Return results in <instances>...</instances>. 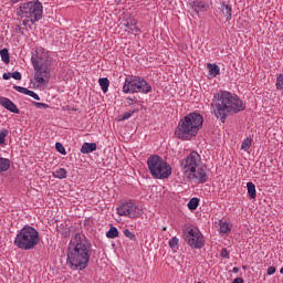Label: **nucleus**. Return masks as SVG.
Returning <instances> with one entry per match:
<instances>
[{
	"label": "nucleus",
	"mask_w": 283,
	"mask_h": 283,
	"mask_svg": "<svg viewBox=\"0 0 283 283\" xmlns=\"http://www.w3.org/2000/svg\"><path fill=\"white\" fill-rule=\"evenodd\" d=\"M92 258V243L85 234L76 233L70 241L66 250V264L72 271H84Z\"/></svg>",
	"instance_id": "nucleus-1"
},
{
	"label": "nucleus",
	"mask_w": 283,
	"mask_h": 283,
	"mask_svg": "<svg viewBox=\"0 0 283 283\" xmlns=\"http://www.w3.org/2000/svg\"><path fill=\"white\" fill-rule=\"evenodd\" d=\"M244 109V102L229 91H219L213 95L211 112L221 123H227L229 114H240Z\"/></svg>",
	"instance_id": "nucleus-2"
},
{
	"label": "nucleus",
	"mask_w": 283,
	"mask_h": 283,
	"mask_svg": "<svg viewBox=\"0 0 283 283\" xmlns=\"http://www.w3.org/2000/svg\"><path fill=\"white\" fill-rule=\"evenodd\" d=\"M202 123H205V117L200 113H189L179 120L175 136L180 140H191L202 129Z\"/></svg>",
	"instance_id": "nucleus-3"
},
{
	"label": "nucleus",
	"mask_w": 283,
	"mask_h": 283,
	"mask_svg": "<svg viewBox=\"0 0 283 283\" xmlns=\"http://www.w3.org/2000/svg\"><path fill=\"white\" fill-rule=\"evenodd\" d=\"M34 70V81L38 85L50 83V67H52V59L43 49H38L36 54L31 57Z\"/></svg>",
	"instance_id": "nucleus-4"
},
{
	"label": "nucleus",
	"mask_w": 283,
	"mask_h": 283,
	"mask_svg": "<svg viewBox=\"0 0 283 283\" xmlns=\"http://www.w3.org/2000/svg\"><path fill=\"white\" fill-rule=\"evenodd\" d=\"M18 17L23 19L22 25H34L36 21L43 19V4L39 1L22 3L18 10Z\"/></svg>",
	"instance_id": "nucleus-5"
},
{
	"label": "nucleus",
	"mask_w": 283,
	"mask_h": 283,
	"mask_svg": "<svg viewBox=\"0 0 283 283\" xmlns=\"http://www.w3.org/2000/svg\"><path fill=\"white\" fill-rule=\"evenodd\" d=\"M40 241L39 231L33 227L25 226L17 234L14 245L22 251H32V249H36Z\"/></svg>",
	"instance_id": "nucleus-6"
},
{
	"label": "nucleus",
	"mask_w": 283,
	"mask_h": 283,
	"mask_svg": "<svg viewBox=\"0 0 283 283\" xmlns=\"http://www.w3.org/2000/svg\"><path fill=\"white\" fill-rule=\"evenodd\" d=\"M147 166L153 178L157 180H165L171 176V166L158 155L149 157L147 159Z\"/></svg>",
	"instance_id": "nucleus-7"
},
{
	"label": "nucleus",
	"mask_w": 283,
	"mask_h": 283,
	"mask_svg": "<svg viewBox=\"0 0 283 283\" xmlns=\"http://www.w3.org/2000/svg\"><path fill=\"white\" fill-rule=\"evenodd\" d=\"M124 94H149L151 85L139 76H127L123 85Z\"/></svg>",
	"instance_id": "nucleus-8"
},
{
	"label": "nucleus",
	"mask_w": 283,
	"mask_h": 283,
	"mask_svg": "<svg viewBox=\"0 0 283 283\" xmlns=\"http://www.w3.org/2000/svg\"><path fill=\"white\" fill-rule=\"evenodd\" d=\"M184 238L191 249H202L205 247V237L198 228H187L184 231Z\"/></svg>",
	"instance_id": "nucleus-9"
},
{
	"label": "nucleus",
	"mask_w": 283,
	"mask_h": 283,
	"mask_svg": "<svg viewBox=\"0 0 283 283\" xmlns=\"http://www.w3.org/2000/svg\"><path fill=\"white\" fill-rule=\"evenodd\" d=\"M201 160L202 159L200 157V154H198L197 151H191L187 157H185L180 161V167H181L182 174H185V176H188V174L193 171V169H196V167L199 166Z\"/></svg>",
	"instance_id": "nucleus-10"
},
{
	"label": "nucleus",
	"mask_w": 283,
	"mask_h": 283,
	"mask_svg": "<svg viewBox=\"0 0 283 283\" xmlns=\"http://www.w3.org/2000/svg\"><path fill=\"white\" fill-rule=\"evenodd\" d=\"M117 213L118 216H125L134 220L143 216V210L136 203L128 201L117 208Z\"/></svg>",
	"instance_id": "nucleus-11"
},
{
	"label": "nucleus",
	"mask_w": 283,
	"mask_h": 283,
	"mask_svg": "<svg viewBox=\"0 0 283 283\" xmlns=\"http://www.w3.org/2000/svg\"><path fill=\"white\" fill-rule=\"evenodd\" d=\"M188 180H192V182H197V185H205L207 180H209V176H207V166L199 164L191 172L186 175Z\"/></svg>",
	"instance_id": "nucleus-12"
},
{
	"label": "nucleus",
	"mask_w": 283,
	"mask_h": 283,
	"mask_svg": "<svg viewBox=\"0 0 283 283\" xmlns=\"http://www.w3.org/2000/svg\"><path fill=\"white\" fill-rule=\"evenodd\" d=\"M138 22L136 21V19L134 18H129L127 20H124L122 22V25H124L125 31L129 32L130 34H138V32H140V29L138 27H136Z\"/></svg>",
	"instance_id": "nucleus-13"
},
{
	"label": "nucleus",
	"mask_w": 283,
	"mask_h": 283,
	"mask_svg": "<svg viewBox=\"0 0 283 283\" xmlns=\"http://www.w3.org/2000/svg\"><path fill=\"white\" fill-rule=\"evenodd\" d=\"M0 105L4 107V109H8L9 112H12V114H19L20 111L15 106V104L8 97H0Z\"/></svg>",
	"instance_id": "nucleus-14"
},
{
	"label": "nucleus",
	"mask_w": 283,
	"mask_h": 283,
	"mask_svg": "<svg viewBox=\"0 0 283 283\" xmlns=\"http://www.w3.org/2000/svg\"><path fill=\"white\" fill-rule=\"evenodd\" d=\"M13 90H15V92H19L20 94H25L27 96H31V98H34L35 101H41V97H39V94H36L34 91L28 90L25 87L22 86H13Z\"/></svg>",
	"instance_id": "nucleus-15"
},
{
	"label": "nucleus",
	"mask_w": 283,
	"mask_h": 283,
	"mask_svg": "<svg viewBox=\"0 0 283 283\" xmlns=\"http://www.w3.org/2000/svg\"><path fill=\"white\" fill-rule=\"evenodd\" d=\"M192 10H195V12H197V14L199 12H205L207 11V8H209V6H207V3H205L202 0H195L190 3Z\"/></svg>",
	"instance_id": "nucleus-16"
},
{
	"label": "nucleus",
	"mask_w": 283,
	"mask_h": 283,
	"mask_svg": "<svg viewBox=\"0 0 283 283\" xmlns=\"http://www.w3.org/2000/svg\"><path fill=\"white\" fill-rule=\"evenodd\" d=\"M96 151V143H84L81 147V154H92Z\"/></svg>",
	"instance_id": "nucleus-17"
},
{
	"label": "nucleus",
	"mask_w": 283,
	"mask_h": 283,
	"mask_svg": "<svg viewBox=\"0 0 283 283\" xmlns=\"http://www.w3.org/2000/svg\"><path fill=\"white\" fill-rule=\"evenodd\" d=\"M53 178H59V180H63L67 178V170L65 168H60L52 172Z\"/></svg>",
	"instance_id": "nucleus-18"
},
{
	"label": "nucleus",
	"mask_w": 283,
	"mask_h": 283,
	"mask_svg": "<svg viewBox=\"0 0 283 283\" xmlns=\"http://www.w3.org/2000/svg\"><path fill=\"white\" fill-rule=\"evenodd\" d=\"M98 84L103 91L104 94H107L108 90H109V80L107 77H101L98 80Z\"/></svg>",
	"instance_id": "nucleus-19"
},
{
	"label": "nucleus",
	"mask_w": 283,
	"mask_h": 283,
	"mask_svg": "<svg viewBox=\"0 0 283 283\" xmlns=\"http://www.w3.org/2000/svg\"><path fill=\"white\" fill-rule=\"evenodd\" d=\"M10 169V159L0 157V174Z\"/></svg>",
	"instance_id": "nucleus-20"
},
{
	"label": "nucleus",
	"mask_w": 283,
	"mask_h": 283,
	"mask_svg": "<svg viewBox=\"0 0 283 283\" xmlns=\"http://www.w3.org/2000/svg\"><path fill=\"white\" fill-rule=\"evenodd\" d=\"M247 188H248V195L250 196V198L255 199L258 196L256 190H255V184L249 181L247 184Z\"/></svg>",
	"instance_id": "nucleus-21"
},
{
	"label": "nucleus",
	"mask_w": 283,
	"mask_h": 283,
	"mask_svg": "<svg viewBox=\"0 0 283 283\" xmlns=\"http://www.w3.org/2000/svg\"><path fill=\"white\" fill-rule=\"evenodd\" d=\"M207 67L211 76H218V74H220V66H218L217 64L209 63Z\"/></svg>",
	"instance_id": "nucleus-22"
},
{
	"label": "nucleus",
	"mask_w": 283,
	"mask_h": 283,
	"mask_svg": "<svg viewBox=\"0 0 283 283\" xmlns=\"http://www.w3.org/2000/svg\"><path fill=\"white\" fill-rule=\"evenodd\" d=\"M219 232L220 233H231V227L229 226V223H227L224 221H220L219 222Z\"/></svg>",
	"instance_id": "nucleus-23"
},
{
	"label": "nucleus",
	"mask_w": 283,
	"mask_h": 283,
	"mask_svg": "<svg viewBox=\"0 0 283 283\" xmlns=\"http://www.w3.org/2000/svg\"><path fill=\"white\" fill-rule=\"evenodd\" d=\"M198 205H200V199L195 197L189 200L188 209H190V211H196V209H198Z\"/></svg>",
	"instance_id": "nucleus-24"
},
{
	"label": "nucleus",
	"mask_w": 283,
	"mask_h": 283,
	"mask_svg": "<svg viewBox=\"0 0 283 283\" xmlns=\"http://www.w3.org/2000/svg\"><path fill=\"white\" fill-rule=\"evenodd\" d=\"M0 56L3 61V63H6V65H8V63H10V52L8 51V49L0 50Z\"/></svg>",
	"instance_id": "nucleus-25"
},
{
	"label": "nucleus",
	"mask_w": 283,
	"mask_h": 283,
	"mask_svg": "<svg viewBox=\"0 0 283 283\" xmlns=\"http://www.w3.org/2000/svg\"><path fill=\"white\" fill-rule=\"evenodd\" d=\"M136 112H138V109H134V111L124 113L123 115H119L118 120L119 122L128 120V118H132V116H134V114H136Z\"/></svg>",
	"instance_id": "nucleus-26"
},
{
	"label": "nucleus",
	"mask_w": 283,
	"mask_h": 283,
	"mask_svg": "<svg viewBox=\"0 0 283 283\" xmlns=\"http://www.w3.org/2000/svg\"><path fill=\"white\" fill-rule=\"evenodd\" d=\"M253 143V139L247 137L242 144H241V149H243V151H249V149H251V144Z\"/></svg>",
	"instance_id": "nucleus-27"
},
{
	"label": "nucleus",
	"mask_w": 283,
	"mask_h": 283,
	"mask_svg": "<svg viewBox=\"0 0 283 283\" xmlns=\"http://www.w3.org/2000/svg\"><path fill=\"white\" fill-rule=\"evenodd\" d=\"M106 237L114 240V238H118V229L116 227H111V229L106 232Z\"/></svg>",
	"instance_id": "nucleus-28"
},
{
	"label": "nucleus",
	"mask_w": 283,
	"mask_h": 283,
	"mask_svg": "<svg viewBox=\"0 0 283 283\" xmlns=\"http://www.w3.org/2000/svg\"><path fill=\"white\" fill-rule=\"evenodd\" d=\"M222 12H223L224 17H227V21H231V6L223 4Z\"/></svg>",
	"instance_id": "nucleus-29"
},
{
	"label": "nucleus",
	"mask_w": 283,
	"mask_h": 283,
	"mask_svg": "<svg viewBox=\"0 0 283 283\" xmlns=\"http://www.w3.org/2000/svg\"><path fill=\"white\" fill-rule=\"evenodd\" d=\"M55 148L56 151H59V154H62V156H65L67 154V151H65V147L63 146V144L59 142L55 144Z\"/></svg>",
	"instance_id": "nucleus-30"
},
{
	"label": "nucleus",
	"mask_w": 283,
	"mask_h": 283,
	"mask_svg": "<svg viewBox=\"0 0 283 283\" xmlns=\"http://www.w3.org/2000/svg\"><path fill=\"white\" fill-rule=\"evenodd\" d=\"M8 129H3L0 132V145H6V137L8 136Z\"/></svg>",
	"instance_id": "nucleus-31"
},
{
	"label": "nucleus",
	"mask_w": 283,
	"mask_h": 283,
	"mask_svg": "<svg viewBox=\"0 0 283 283\" xmlns=\"http://www.w3.org/2000/svg\"><path fill=\"white\" fill-rule=\"evenodd\" d=\"M124 235L128 238V240L136 241V234L134 232L129 231V229L124 230Z\"/></svg>",
	"instance_id": "nucleus-32"
},
{
	"label": "nucleus",
	"mask_w": 283,
	"mask_h": 283,
	"mask_svg": "<svg viewBox=\"0 0 283 283\" xmlns=\"http://www.w3.org/2000/svg\"><path fill=\"white\" fill-rule=\"evenodd\" d=\"M34 107H36L38 109H48V107H50V105L45 104V103H41V102H33Z\"/></svg>",
	"instance_id": "nucleus-33"
},
{
	"label": "nucleus",
	"mask_w": 283,
	"mask_h": 283,
	"mask_svg": "<svg viewBox=\"0 0 283 283\" xmlns=\"http://www.w3.org/2000/svg\"><path fill=\"white\" fill-rule=\"evenodd\" d=\"M276 90H283V75H279L276 78Z\"/></svg>",
	"instance_id": "nucleus-34"
},
{
	"label": "nucleus",
	"mask_w": 283,
	"mask_h": 283,
	"mask_svg": "<svg viewBox=\"0 0 283 283\" xmlns=\"http://www.w3.org/2000/svg\"><path fill=\"white\" fill-rule=\"evenodd\" d=\"M178 238L174 237L169 240V247L170 249H176V247H178Z\"/></svg>",
	"instance_id": "nucleus-35"
},
{
	"label": "nucleus",
	"mask_w": 283,
	"mask_h": 283,
	"mask_svg": "<svg viewBox=\"0 0 283 283\" xmlns=\"http://www.w3.org/2000/svg\"><path fill=\"white\" fill-rule=\"evenodd\" d=\"M11 78H14L15 81H21V73L19 71L11 73Z\"/></svg>",
	"instance_id": "nucleus-36"
},
{
	"label": "nucleus",
	"mask_w": 283,
	"mask_h": 283,
	"mask_svg": "<svg viewBox=\"0 0 283 283\" xmlns=\"http://www.w3.org/2000/svg\"><path fill=\"white\" fill-rule=\"evenodd\" d=\"M221 258H224L226 260H229V250L227 248H223L220 253Z\"/></svg>",
	"instance_id": "nucleus-37"
},
{
	"label": "nucleus",
	"mask_w": 283,
	"mask_h": 283,
	"mask_svg": "<svg viewBox=\"0 0 283 283\" xmlns=\"http://www.w3.org/2000/svg\"><path fill=\"white\" fill-rule=\"evenodd\" d=\"M127 105L132 106L135 103H138V99H136V97L132 98V97H127L126 98Z\"/></svg>",
	"instance_id": "nucleus-38"
},
{
	"label": "nucleus",
	"mask_w": 283,
	"mask_h": 283,
	"mask_svg": "<svg viewBox=\"0 0 283 283\" xmlns=\"http://www.w3.org/2000/svg\"><path fill=\"white\" fill-rule=\"evenodd\" d=\"M274 273H275V266H270L268 269V275H274Z\"/></svg>",
	"instance_id": "nucleus-39"
},
{
	"label": "nucleus",
	"mask_w": 283,
	"mask_h": 283,
	"mask_svg": "<svg viewBox=\"0 0 283 283\" xmlns=\"http://www.w3.org/2000/svg\"><path fill=\"white\" fill-rule=\"evenodd\" d=\"M12 76V73H4L3 75H2V78L4 80V81H10V77Z\"/></svg>",
	"instance_id": "nucleus-40"
},
{
	"label": "nucleus",
	"mask_w": 283,
	"mask_h": 283,
	"mask_svg": "<svg viewBox=\"0 0 283 283\" xmlns=\"http://www.w3.org/2000/svg\"><path fill=\"white\" fill-rule=\"evenodd\" d=\"M232 283H244V279H242V277H237V279L233 280Z\"/></svg>",
	"instance_id": "nucleus-41"
},
{
	"label": "nucleus",
	"mask_w": 283,
	"mask_h": 283,
	"mask_svg": "<svg viewBox=\"0 0 283 283\" xmlns=\"http://www.w3.org/2000/svg\"><path fill=\"white\" fill-rule=\"evenodd\" d=\"M233 273H240V268H233Z\"/></svg>",
	"instance_id": "nucleus-42"
},
{
	"label": "nucleus",
	"mask_w": 283,
	"mask_h": 283,
	"mask_svg": "<svg viewBox=\"0 0 283 283\" xmlns=\"http://www.w3.org/2000/svg\"><path fill=\"white\" fill-rule=\"evenodd\" d=\"M62 229H65V226H63V224L57 226V231H61Z\"/></svg>",
	"instance_id": "nucleus-43"
},
{
	"label": "nucleus",
	"mask_w": 283,
	"mask_h": 283,
	"mask_svg": "<svg viewBox=\"0 0 283 283\" xmlns=\"http://www.w3.org/2000/svg\"><path fill=\"white\" fill-rule=\"evenodd\" d=\"M20 0H11L12 3H19Z\"/></svg>",
	"instance_id": "nucleus-44"
},
{
	"label": "nucleus",
	"mask_w": 283,
	"mask_h": 283,
	"mask_svg": "<svg viewBox=\"0 0 283 283\" xmlns=\"http://www.w3.org/2000/svg\"><path fill=\"white\" fill-rule=\"evenodd\" d=\"M163 231H167V227H164V228H163Z\"/></svg>",
	"instance_id": "nucleus-45"
},
{
	"label": "nucleus",
	"mask_w": 283,
	"mask_h": 283,
	"mask_svg": "<svg viewBox=\"0 0 283 283\" xmlns=\"http://www.w3.org/2000/svg\"><path fill=\"white\" fill-rule=\"evenodd\" d=\"M280 273L283 275V268L280 270Z\"/></svg>",
	"instance_id": "nucleus-46"
},
{
	"label": "nucleus",
	"mask_w": 283,
	"mask_h": 283,
	"mask_svg": "<svg viewBox=\"0 0 283 283\" xmlns=\"http://www.w3.org/2000/svg\"><path fill=\"white\" fill-rule=\"evenodd\" d=\"M17 30H21V27H20V25H18V27H17Z\"/></svg>",
	"instance_id": "nucleus-47"
}]
</instances>
